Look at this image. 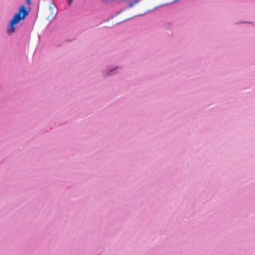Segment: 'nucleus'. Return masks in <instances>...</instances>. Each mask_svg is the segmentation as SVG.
<instances>
[{"label":"nucleus","instance_id":"obj_1","mask_svg":"<svg viewBox=\"0 0 255 255\" xmlns=\"http://www.w3.org/2000/svg\"><path fill=\"white\" fill-rule=\"evenodd\" d=\"M28 15V12L24 5H21L19 7L18 12L15 13L10 21L7 32L8 34H11L15 30L14 25L18 23L21 20H23L25 17Z\"/></svg>","mask_w":255,"mask_h":255},{"label":"nucleus","instance_id":"obj_2","mask_svg":"<svg viewBox=\"0 0 255 255\" xmlns=\"http://www.w3.org/2000/svg\"><path fill=\"white\" fill-rule=\"evenodd\" d=\"M123 0L126 1L127 2V3L128 4V7H132L135 5L137 4L140 1V0Z\"/></svg>","mask_w":255,"mask_h":255},{"label":"nucleus","instance_id":"obj_3","mask_svg":"<svg viewBox=\"0 0 255 255\" xmlns=\"http://www.w3.org/2000/svg\"><path fill=\"white\" fill-rule=\"evenodd\" d=\"M73 0H68L69 5H71Z\"/></svg>","mask_w":255,"mask_h":255},{"label":"nucleus","instance_id":"obj_4","mask_svg":"<svg viewBox=\"0 0 255 255\" xmlns=\"http://www.w3.org/2000/svg\"><path fill=\"white\" fill-rule=\"evenodd\" d=\"M26 2L27 3L30 4V0H26Z\"/></svg>","mask_w":255,"mask_h":255},{"label":"nucleus","instance_id":"obj_5","mask_svg":"<svg viewBox=\"0 0 255 255\" xmlns=\"http://www.w3.org/2000/svg\"><path fill=\"white\" fill-rule=\"evenodd\" d=\"M129 19V18H125V19H124L123 21H126V20H128V19Z\"/></svg>","mask_w":255,"mask_h":255},{"label":"nucleus","instance_id":"obj_6","mask_svg":"<svg viewBox=\"0 0 255 255\" xmlns=\"http://www.w3.org/2000/svg\"><path fill=\"white\" fill-rule=\"evenodd\" d=\"M112 71H110V72H109V74H110H110H112V73H112Z\"/></svg>","mask_w":255,"mask_h":255},{"label":"nucleus","instance_id":"obj_7","mask_svg":"<svg viewBox=\"0 0 255 255\" xmlns=\"http://www.w3.org/2000/svg\"><path fill=\"white\" fill-rule=\"evenodd\" d=\"M167 4H162V6L166 5Z\"/></svg>","mask_w":255,"mask_h":255}]
</instances>
